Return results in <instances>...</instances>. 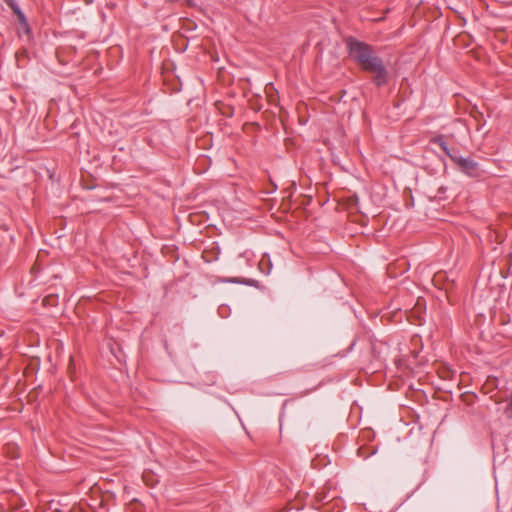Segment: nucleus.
<instances>
[{"mask_svg": "<svg viewBox=\"0 0 512 512\" xmlns=\"http://www.w3.org/2000/svg\"><path fill=\"white\" fill-rule=\"evenodd\" d=\"M266 94H267V97L271 104H275V105L278 104L277 91L275 90V88L272 85H269L266 87Z\"/></svg>", "mask_w": 512, "mask_h": 512, "instance_id": "obj_3", "label": "nucleus"}, {"mask_svg": "<svg viewBox=\"0 0 512 512\" xmlns=\"http://www.w3.org/2000/svg\"><path fill=\"white\" fill-rule=\"evenodd\" d=\"M433 142L437 145L440 146V148L450 157V155H453L449 148H448V145L447 143L443 140V138L441 136L437 137V138H434L433 139Z\"/></svg>", "mask_w": 512, "mask_h": 512, "instance_id": "obj_4", "label": "nucleus"}, {"mask_svg": "<svg viewBox=\"0 0 512 512\" xmlns=\"http://www.w3.org/2000/svg\"><path fill=\"white\" fill-rule=\"evenodd\" d=\"M4 1L12 9V11L16 10L19 7L14 0H4Z\"/></svg>", "mask_w": 512, "mask_h": 512, "instance_id": "obj_7", "label": "nucleus"}, {"mask_svg": "<svg viewBox=\"0 0 512 512\" xmlns=\"http://www.w3.org/2000/svg\"><path fill=\"white\" fill-rule=\"evenodd\" d=\"M227 282H231V283H241V281H239V280H238V279H236V278L229 279V280H227Z\"/></svg>", "mask_w": 512, "mask_h": 512, "instance_id": "obj_9", "label": "nucleus"}, {"mask_svg": "<svg viewBox=\"0 0 512 512\" xmlns=\"http://www.w3.org/2000/svg\"><path fill=\"white\" fill-rule=\"evenodd\" d=\"M450 159L467 175L471 177H479L481 170L478 162L472 158H464L458 155H450Z\"/></svg>", "mask_w": 512, "mask_h": 512, "instance_id": "obj_2", "label": "nucleus"}, {"mask_svg": "<svg viewBox=\"0 0 512 512\" xmlns=\"http://www.w3.org/2000/svg\"><path fill=\"white\" fill-rule=\"evenodd\" d=\"M17 17H18V20L23 23V24H27V21H26V17L25 15L23 14V12L21 11L20 7H18L16 10L13 11Z\"/></svg>", "mask_w": 512, "mask_h": 512, "instance_id": "obj_5", "label": "nucleus"}, {"mask_svg": "<svg viewBox=\"0 0 512 512\" xmlns=\"http://www.w3.org/2000/svg\"><path fill=\"white\" fill-rule=\"evenodd\" d=\"M4 1L12 9V11L16 10L19 7L14 0H4Z\"/></svg>", "mask_w": 512, "mask_h": 512, "instance_id": "obj_8", "label": "nucleus"}, {"mask_svg": "<svg viewBox=\"0 0 512 512\" xmlns=\"http://www.w3.org/2000/svg\"><path fill=\"white\" fill-rule=\"evenodd\" d=\"M505 412L507 414V417L512 419V393H511V397H510V400H509L508 406L506 407Z\"/></svg>", "mask_w": 512, "mask_h": 512, "instance_id": "obj_6", "label": "nucleus"}, {"mask_svg": "<svg viewBox=\"0 0 512 512\" xmlns=\"http://www.w3.org/2000/svg\"><path fill=\"white\" fill-rule=\"evenodd\" d=\"M53 512H62V511H60V510H55V511H53Z\"/></svg>", "mask_w": 512, "mask_h": 512, "instance_id": "obj_10", "label": "nucleus"}, {"mask_svg": "<svg viewBox=\"0 0 512 512\" xmlns=\"http://www.w3.org/2000/svg\"><path fill=\"white\" fill-rule=\"evenodd\" d=\"M346 44L351 58L366 72L374 73V83L382 86L387 82V69L380 57H378L372 46L349 37Z\"/></svg>", "mask_w": 512, "mask_h": 512, "instance_id": "obj_1", "label": "nucleus"}]
</instances>
